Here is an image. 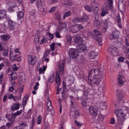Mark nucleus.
I'll return each instance as SVG.
<instances>
[{"mask_svg": "<svg viewBox=\"0 0 129 129\" xmlns=\"http://www.w3.org/2000/svg\"><path fill=\"white\" fill-rule=\"evenodd\" d=\"M104 74L98 69H91L88 73V80L91 83L98 85L104 77Z\"/></svg>", "mask_w": 129, "mask_h": 129, "instance_id": "nucleus-1", "label": "nucleus"}, {"mask_svg": "<svg viewBox=\"0 0 129 129\" xmlns=\"http://www.w3.org/2000/svg\"><path fill=\"white\" fill-rule=\"evenodd\" d=\"M127 111L124 109L121 110V109H119L115 112L118 118V123L120 125L122 124L124 121V117L126 116Z\"/></svg>", "mask_w": 129, "mask_h": 129, "instance_id": "nucleus-2", "label": "nucleus"}, {"mask_svg": "<svg viewBox=\"0 0 129 129\" xmlns=\"http://www.w3.org/2000/svg\"><path fill=\"white\" fill-rule=\"evenodd\" d=\"M69 55L70 58L76 59L79 56V52L75 49L70 48L69 51Z\"/></svg>", "mask_w": 129, "mask_h": 129, "instance_id": "nucleus-3", "label": "nucleus"}, {"mask_svg": "<svg viewBox=\"0 0 129 129\" xmlns=\"http://www.w3.org/2000/svg\"><path fill=\"white\" fill-rule=\"evenodd\" d=\"M94 32L95 33V35L93 34L92 35V38L95 40L96 41V43L100 46H101L102 45V40L101 38H99V37L97 36H100L101 35V33L100 31H99L98 30L95 29L94 30Z\"/></svg>", "mask_w": 129, "mask_h": 129, "instance_id": "nucleus-4", "label": "nucleus"}, {"mask_svg": "<svg viewBox=\"0 0 129 129\" xmlns=\"http://www.w3.org/2000/svg\"><path fill=\"white\" fill-rule=\"evenodd\" d=\"M120 34L118 30H116L113 31L110 34L109 38L111 40H113L114 42L118 43V39Z\"/></svg>", "mask_w": 129, "mask_h": 129, "instance_id": "nucleus-5", "label": "nucleus"}, {"mask_svg": "<svg viewBox=\"0 0 129 129\" xmlns=\"http://www.w3.org/2000/svg\"><path fill=\"white\" fill-rule=\"evenodd\" d=\"M74 40L75 43L79 45L77 47H79L80 50H83L84 49L82 48V44L83 43V39L82 38L80 37L77 36L75 38Z\"/></svg>", "mask_w": 129, "mask_h": 129, "instance_id": "nucleus-6", "label": "nucleus"}, {"mask_svg": "<svg viewBox=\"0 0 129 129\" xmlns=\"http://www.w3.org/2000/svg\"><path fill=\"white\" fill-rule=\"evenodd\" d=\"M89 112L92 115H97L98 109L95 107L90 106L89 108Z\"/></svg>", "mask_w": 129, "mask_h": 129, "instance_id": "nucleus-7", "label": "nucleus"}, {"mask_svg": "<svg viewBox=\"0 0 129 129\" xmlns=\"http://www.w3.org/2000/svg\"><path fill=\"white\" fill-rule=\"evenodd\" d=\"M109 54L110 56H113L117 55L118 50L115 47L109 48L108 50Z\"/></svg>", "mask_w": 129, "mask_h": 129, "instance_id": "nucleus-8", "label": "nucleus"}, {"mask_svg": "<svg viewBox=\"0 0 129 129\" xmlns=\"http://www.w3.org/2000/svg\"><path fill=\"white\" fill-rule=\"evenodd\" d=\"M83 28L81 24L75 25L73 26L72 32L74 33H77L80 31L81 29Z\"/></svg>", "mask_w": 129, "mask_h": 129, "instance_id": "nucleus-9", "label": "nucleus"}, {"mask_svg": "<svg viewBox=\"0 0 129 129\" xmlns=\"http://www.w3.org/2000/svg\"><path fill=\"white\" fill-rule=\"evenodd\" d=\"M37 59V58L35 56L32 57L31 56H28V61L30 64H34L36 63Z\"/></svg>", "mask_w": 129, "mask_h": 129, "instance_id": "nucleus-10", "label": "nucleus"}, {"mask_svg": "<svg viewBox=\"0 0 129 129\" xmlns=\"http://www.w3.org/2000/svg\"><path fill=\"white\" fill-rule=\"evenodd\" d=\"M118 6L119 9L124 10L125 7V1L119 0Z\"/></svg>", "mask_w": 129, "mask_h": 129, "instance_id": "nucleus-11", "label": "nucleus"}, {"mask_svg": "<svg viewBox=\"0 0 129 129\" xmlns=\"http://www.w3.org/2000/svg\"><path fill=\"white\" fill-rule=\"evenodd\" d=\"M8 27L11 30L14 29L15 26V22L11 20H8Z\"/></svg>", "mask_w": 129, "mask_h": 129, "instance_id": "nucleus-12", "label": "nucleus"}, {"mask_svg": "<svg viewBox=\"0 0 129 129\" xmlns=\"http://www.w3.org/2000/svg\"><path fill=\"white\" fill-rule=\"evenodd\" d=\"M17 78V75L15 72H12L9 76L10 80L11 81H14Z\"/></svg>", "mask_w": 129, "mask_h": 129, "instance_id": "nucleus-13", "label": "nucleus"}, {"mask_svg": "<svg viewBox=\"0 0 129 129\" xmlns=\"http://www.w3.org/2000/svg\"><path fill=\"white\" fill-rule=\"evenodd\" d=\"M55 81L58 86H60L61 84V81L60 77L58 73L56 72V74Z\"/></svg>", "mask_w": 129, "mask_h": 129, "instance_id": "nucleus-14", "label": "nucleus"}, {"mask_svg": "<svg viewBox=\"0 0 129 129\" xmlns=\"http://www.w3.org/2000/svg\"><path fill=\"white\" fill-rule=\"evenodd\" d=\"M20 105L18 103H14L11 106V110L15 111L18 109L20 107Z\"/></svg>", "mask_w": 129, "mask_h": 129, "instance_id": "nucleus-15", "label": "nucleus"}, {"mask_svg": "<svg viewBox=\"0 0 129 129\" xmlns=\"http://www.w3.org/2000/svg\"><path fill=\"white\" fill-rule=\"evenodd\" d=\"M97 54V53H95L94 51H92L89 52V56L91 59H94L95 58Z\"/></svg>", "mask_w": 129, "mask_h": 129, "instance_id": "nucleus-16", "label": "nucleus"}, {"mask_svg": "<svg viewBox=\"0 0 129 129\" xmlns=\"http://www.w3.org/2000/svg\"><path fill=\"white\" fill-rule=\"evenodd\" d=\"M93 25L94 26L98 28H100L102 25L101 22L98 20H95L94 21Z\"/></svg>", "mask_w": 129, "mask_h": 129, "instance_id": "nucleus-17", "label": "nucleus"}, {"mask_svg": "<svg viewBox=\"0 0 129 129\" xmlns=\"http://www.w3.org/2000/svg\"><path fill=\"white\" fill-rule=\"evenodd\" d=\"M113 4V3L111 2H106L104 4L105 7H104L106 8L107 9H109V8L112 7Z\"/></svg>", "mask_w": 129, "mask_h": 129, "instance_id": "nucleus-18", "label": "nucleus"}, {"mask_svg": "<svg viewBox=\"0 0 129 129\" xmlns=\"http://www.w3.org/2000/svg\"><path fill=\"white\" fill-rule=\"evenodd\" d=\"M24 16V13L23 12L20 11L17 13V19L20 20Z\"/></svg>", "mask_w": 129, "mask_h": 129, "instance_id": "nucleus-19", "label": "nucleus"}, {"mask_svg": "<svg viewBox=\"0 0 129 129\" xmlns=\"http://www.w3.org/2000/svg\"><path fill=\"white\" fill-rule=\"evenodd\" d=\"M26 123L24 122H22L20 123L19 126L14 127V129H23L21 128V126L26 127Z\"/></svg>", "mask_w": 129, "mask_h": 129, "instance_id": "nucleus-20", "label": "nucleus"}, {"mask_svg": "<svg viewBox=\"0 0 129 129\" xmlns=\"http://www.w3.org/2000/svg\"><path fill=\"white\" fill-rule=\"evenodd\" d=\"M71 12L70 11L65 12L63 14V17L62 18L63 19H65V18L70 16L71 15Z\"/></svg>", "mask_w": 129, "mask_h": 129, "instance_id": "nucleus-21", "label": "nucleus"}, {"mask_svg": "<svg viewBox=\"0 0 129 129\" xmlns=\"http://www.w3.org/2000/svg\"><path fill=\"white\" fill-rule=\"evenodd\" d=\"M117 94L119 98H122L124 95V93L121 90H117L116 91Z\"/></svg>", "mask_w": 129, "mask_h": 129, "instance_id": "nucleus-22", "label": "nucleus"}, {"mask_svg": "<svg viewBox=\"0 0 129 129\" xmlns=\"http://www.w3.org/2000/svg\"><path fill=\"white\" fill-rule=\"evenodd\" d=\"M81 18L77 17L73 18L72 20L73 22L75 24L77 22H81Z\"/></svg>", "mask_w": 129, "mask_h": 129, "instance_id": "nucleus-23", "label": "nucleus"}, {"mask_svg": "<svg viewBox=\"0 0 129 129\" xmlns=\"http://www.w3.org/2000/svg\"><path fill=\"white\" fill-rule=\"evenodd\" d=\"M89 20V17L86 15L83 16L81 18V21L84 22H87Z\"/></svg>", "mask_w": 129, "mask_h": 129, "instance_id": "nucleus-24", "label": "nucleus"}, {"mask_svg": "<svg viewBox=\"0 0 129 129\" xmlns=\"http://www.w3.org/2000/svg\"><path fill=\"white\" fill-rule=\"evenodd\" d=\"M1 37L2 39L5 41H7L10 37L9 35H2Z\"/></svg>", "mask_w": 129, "mask_h": 129, "instance_id": "nucleus-25", "label": "nucleus"}, {"mask_svg": "<svg viewBox=\"0 0 129 129\" xmlns=\"http://www.w3.org/2000/svg\"><path fill=\"white\" fill-rule=\"evenodd\" d=\"M118 85H122L123 83V81L122 79V76L119 75L118 76Z\"/></svg>", "mask_w": 129, "mask_h": 129, "instance_id": "nucleus-26", "label": "nucleus"}, {"mask_svg": "<svg viewBox=\"0 0 129 129\" xmlns=\"http://www.w3.org/2000/svg\"><path fill=\"white\" fill-rule=\"evenodd\" d=\"M35 120L34 117H33V118L31 121L30 122L31 124V127L30 128V129H33V127L35 125Z\"/></svg>", "mask_w": 129, "mask_h": 129, "instance_id": "nucleus-27", "label": "nucleus"}, {"mask_svg": "<svg viewBox=\"0 0 129 129\" xmlns=\"http://www.w3.org/2000/svg\"><path fill=\"white\" fill-rule=\"evenodd\" d=\"M95 118L97 122L102 121L104 119L103 117L101 115H98L95 116Z\"/></svg>", "mask_w": 129, "mask_h": 129, "instance_id": "nucleus-28", "label": "nucleus"}, {"mask_svg": "<svg viewBox=\"0 0 129 129\" xmlns=\"http://www.w3.org/2000/svg\"><path fill=\"white\" fill-rule=\"evenodd\" d=\"M59 72L60 75L62 74L63 73V72L64 69H63L62 67H61V64L60 63L58 66Z\"/></svg>", "mask_w": 129, "mask_h": 129, "instance_id": "nucleus-29", "label": "nucleus"}, {"mask_svg": "<svg viewBox=\"0 0 129 129\" xmlns=\"http://www.w3.org/2000/svg\"><path fill=\"white\" fill-rule=\"evenodd\" d=\"M85 9L88 12H90L92 11V8L91 6L89 5H86L84 6Z\"/></svg>", "mask_w": 129, "mask_h": 129, "instance_id": "nucleus-30", "label": "nucleus"}, {"mask_svg": "<svg viewBox=\"0 0 129 129\" xmlns=\"http://www.w3.org/2000/svg\"><path fill=\"white\" fill-rule=\"evenodd\" d=\"M83 91L82 90H79L77 92V96L78 98H81V96L83 95Z\"/></svg>", "mask_w": 129, "mask_h": 129, "instance_id": "nucleus-31", "label": "nucleus"}, {"mask_svg": "<svg viewBox=\"0 0 129 129\" xmlns=\"http://www.w3.org/2000/svg\"><path fill=\"white\" fill-rule=\"evenodd\" d=\"M79 115V112L78 111H75L74 113V114L72 115L73 117L75 119H76L77 117Z\"/></svg>", "mask_w": 129, "mask_h": 129, "instance_id": "nucleus-32", "label": "nucleus"}, {"mask_svg": "<svg viewBox=\"0 0 129 129\" xmlns=\"http://www.w3.org/2000/svg\"><path fill=\"white\" fill-rule=\"evenodd\" d=\"M70 102L71 103V106L72 107H73L74 106V103L75 102V100L74 99V98L73 96H70Z\"/></svg>", "mask_w": 129, "mask_h": 129, "instance_id": "nucleus-33", "label": "nucleus"}, {"mask_svg": "<svg viewBox=\"0 0 129 129\" xmlns=\"http://www.w3.org/2000/svg\"><path fill=\"white\" fill-rule=\"evenodd\" d=\"M54 80V74L53 75L51 76L49 78L48 80V81L50 83H52L53 82Z\"/></svg>", "mask_w": 129, "mask_h": 129, "instance_id": "nucleus-34", "label": "nucleus"}, {"mask_svg": "<svg viewBox=\"0 0 129 129\" xmlns=\"http://www.w3.org/2000/svg\"><path fill=\"white\" fill-rule=\"evenodd\" d=\"M27 100L28 99H27L26 98V97H25V96L23 99V105L24 106L26 103Z\"/></svg>", "mask_w": 129, "mask_h": 129, "instance_id": "nucleus-35", "label": "nucleus"}, {"mask_svg": "<svg viewBox=\"0 0 129 129\" xmlns=\"http://www.w3.org/2000/svg\"><path fill=\"white\" fill-rule=\"evenodd\" d=\"M21 110L18 111L15 113H13V115L14 116H15L14 117V118H15L16 116L19 115L21 113Z\"/></svg>", "mask_w": 129, "mask_h": 129, "instance_id": "nucleus-36", "label": "nucleus"}, {"mask_svg": "<svg viewBox=\"0 0 129 129\" xmlns=\"http://www.w3.org/2000/svg\"><path fill=\"white\" fill-rule=\"evenodd\" d=\"M36 5L38 8H41L43 6V4H42V3L41 1L39 2H38Z\"/></svg>", "mask_w": 129, "mask_h": 129, "instance_id": "nucleus-37", "label": "nucleus"}, {"mask_svg": "<svg viewBox=\"0 0 129 129\" xmlns=\"http://www.w3.org/2000/svg\"><path fill=\"white\" fill-rule=\"evenodd\" d=\"M72 38V37L70 36L67 37V40L68 42V45L70 44Z\"/></svg>", "mask_w": 129, "mask_h": 129, "instance_id": "nucleus-38", "label": "nucleus"}, {"mask_svg": "<svg viewBox=\"0 0 129 129\" xmlns=\"http://www.w3.org/2000/svg\"><path fill=\"white\" fill-rule=\"evenodd\" d=\"M15 116L13 115V114L12 115L10 114H7L6 116V117L7 118H10L13 117V118H14V117Z\"/></svg>", "mask_w": 129, "mask_h": 129, "instance_id": "nucleus-39", "label": "nucleus"}, {"mask_svg": "<svg viewBox=\"0 0 129 129\" xmlns=\"http://www.w3.org/2000/svg\"><path fill=\"white\" fill-rule=\"evenodd\" d=\"M1 12L0 14L4 16L6 14V11L5 9H3L1 10Z\"/></svg>", "mask_w": 129, "mask_h": 129, "instance_id": "nucleus-40", "label": "nucleus"}, {"mask_svg": "<svg viewBox=\"0 0 129 129\" xmlns=\"http://www.w3.org/2000/svg\"><path fill=\"white\" fill-rule=\"evenodd\" d=\"M24 80H23L22 77H20L19 79V82L21 84H22L24 82Z\"/></svg>", "mask_w": 129, "mask_h": 129, "instance_id": "nucleus-41", "label": "nucleus"}, {"mask_svg": "<svg viewBox=\"0 0 129 129\" xmlns=\"http://www.w3.org/2000/svg\"><path fill=\"white\" fill-rule=\"evenodd\" d=\"M41 116L39 115L38 117V119L37 121V122L38 124H40L41 122Z\"/></svg>", "mask_w": 129, "mask_h": 129, "instance_id": "nucleus-42", "label": "nucleus"}, {"mask_svg": "<svg viewBox=\"0 0 129 129\" xmlns=\"http://www.w3.org/2000/svg\"><path fill=\"white\" fill-rule=\"evenodd\" d=\"M108 13V11L105 10H103L101 13V15L102 16H104L107 14Z\"/></svg>", "mask_w": 129, "mask_h": 129, "instance_id": "nucleus-43", "label": "nucleus"}, {"mask_svg": "<svg viewBox=\"0 0 129 129\" xmlns=\"http://www.w3.org/2000/svg\"><path fill=\"white\" fill-rule=\"evenodd\" d=\"M47 36H48L50 38V39H52L53 38V35L52 34H51L50 33H48L46 34Z\"/></svg>", "mask_w": 129, "mask_h": 129, "instance_id": "nucleus-44", "label": "nucleus"}, {"mask_svg": "<svg viewBox=\"0 0 129 129\" xmlns=\"http://www.w3.org/2000/svg\"><path fill=\"white\" fill-rule=\"evenodd\" d=\"M55 43H53L50 45L51 49L52 51H53L55 49Z\"/></svg>", "mask_w": 129, "mask_h": 129, "instance_id": "nucleus-45", "label": "nucleus"}, {"mask_svg": "<svg viewBox=\"0 0 129 129\" xmlns=\"http://www.w3.org/2000/svg\"><path fill=\"white\" fill-rule=\"evenodd\" d=\"M60 26L62 29L64 28L66 26V24L64 23L60 22Z\"/></svg>", "mask_w": 129, "mask_h": 129, "instance_id": "nucleus-46", "label": "nucleus"}, {"mask_svg": "<svg viewBox=\"0 0 129 129\" xmlns=\"http://www.w3.org/2000/svg\"><path fill=\"white\" fill-rule=\"evenodd\" d=\"M56 6H55L52 7L51 9L49 11V13H51L52 12L54 11L55 9L57 8Z\"/></svg>", "mask_w": 129, "mask_h": 129, "instance_id": "nucleus-47", "label": "nucleus"}, {"mask_svg": "<svg viewBox=\"0 0 129 129\" xmlns=\"http://www.w3.org/2000/svg\"><path fill=\"white\" fill-rule=\"evenodd\" d=\"M95 9H94L93 10V11L94 14H96L97 13L99 10V8L96 6L95 8Z\"/></svg>", "mask_w": 129, "mask_h": 129, "instance_id": "nucleus-48", "label": "nucleus"}, {"mask_svg": "<svg viewBox=\"0 0 129 129\" xmlns=\"http://www.w3.org/2000/svg\"><path fill=\"white\" fill-rule=\"evenodd\" d=\"M56 18L58 20H60L61 19V16L59 13H57L55 15Z\"/></svg>", "mask_w": 129, "mask_h": 129, "instance_id": "nucleus-49", "label": "nucleus"}, {"mask_svg": "<svg viewBox=\"0 0 129 129\" xmlns=\"http://www.w3.org/2000/svg\"><path fill=\"white\" fill-rule=\"evenodd\" d=\"M56 37L57 38H61V36L60 35L58 31H56L55 33Z\"/></svg>", "mask_w": 129, "mask_h": 129, "instance_id": "nucleus-50", "label": "nucleus"}, {"mask_svg": "<svg viewBox=\"0 0 129 129\" xmlns=\"http://www.w3.org/2000/svg\"><path fill=\"white\" fill-rule=\"evenodd\" d=\"M73 83V81H71L70 80H69L67 82V84L69 86L71 85Z\"/></svg>", "mask_w": 129, "mask_h": 129, "instance_id": "nucleus-51", "label": "nucleus"}, {"mask_svg": "<svg viewBox=\"0 0 129 129\" xmlns=\"http://www.w3.org/2000/svg\"><path fill=\"white\" fill-rule=\"evenodd\" d=\"M61 96L62 99L63 100H64L66 98V95L65 94L64 92V91L61 92Z\"/></svg>", "mask_w": 129, "mask_h": 129, "instance_id": "nucleus-52", "label": "nucleus"}, {"mask_svg": "<svg viewBox=\"0 0 129 129\" xmlns=\"http://www.w3.org/2000/svg\"><path fill=\"white\" fill-rule=\"evenodd\" d=\"M124 59L125 58L124 57H120L118 58V60L119 62H123L124 61Z\"/></svg>", "mask_w": 129, "mask_h": 129, "instance_id": "nucleus-53", "label": "nucleus"}, {"mask_svg": "<svg viewBox=\"0 0 129 129\" xmlns=\"http://www.w3.org/2000/svg\"><path fill=\"white\" fill-rule=\"evenodd\" d=\"M8 53V50L7 49H6L3 52V55L4 56L7 55Z\"/></svg>", "mask_w": 129, "mask_h": 129, "instance_id": "nucleus-54", "label": "nucleus"}, {"mask_svg": "<svg viewBox=\"0 0 129 129\" xmlns=\"http://www.w3.org/2000/svg\"><path fill=\"white\" fill-rule=\"evenodd\" d=\"M115 123V120L114 118H113L111 119L109 122L110 124H114Z\"/></svg>", "mask_w": 129, "mask_h": 129, "instance_id": "nucleus-55", "label": "nucleus"}, {"mask_svg": "<svg viewBox=\"0 0 129 129\" xmlns=\"http://www.w3.org/2000/svg\"><path fill=\"white\" fill-rule=\"evenodd\" d=\"M75 122L76 124L78 126H81L82 125V124L80 123L79 122L76 120H75Z\"/></svg>", "mask_w": 129, "mask_h": 129, "instance_id": "nucleus-56", "label": "nucleus"}, {"mask_svg": "<svg viewBox=\"0 0 129 129\" xmlns=\"http://www.w3.org/2000/svg\"><path fill=\"white\" fill-rule=\"evenodd\" d=\"M49 54V53L48 52H46L44 55L43 59L44 58H45L48 56Z\"/></svg>", "mask_w": 129, "mask_h": 129, "instance_id": "nucleus-57", "label": "nucleus"}, {"mask_svg": "<svg viewBox=\"0 0 129 129\" xmlns=\"http://www.w3.org/2000/svg\"><path fill=\"white\" fill-rule=\"evenodd\" d=\"M13 70L14 71H17L18 69V68L16 66V65L15 64H14L13 66Z\"/></svg>", "mask_w": 129, "mask_h": 129, "instance_id": "nucleus-58", "label": "nucleus"}, {"mask_svg": "<svg viewBox=\"0 0 129 129\" xmlns=\"http://www.w3.org/2000/svg\"><path fill=\"white\" fill-rule=\"evenodd\" d=\"M47 42V40L45 39V38L43 39L41 41V43L42 44L46 43Z\"/></svg>", "mask_w": 129, "mask_h": 129, "instance_id": "nucleus-59", "label": "nucleus"}, {"mask_svg": "<svg viewBox=\"0 0 129 129\" xmlns=\"http://www.w3.org/2000/svg\"><path fill=\"white\" fill-rule=\"evenodd\" d=\"M117 21L118 22H120L121 19V18L119 16L117 17Z\"/></svg>", "mask_w": 129, "mask_h": 129, "instance_id": "nucleus-60", "label": "nucleus"}, {"mask_svg": "<svg viewBox=\"0 0 129 129\" xmlns=\"http://www.w3.org/2000/svg\"><path fill=\"white\" fill-rule=\"evenodd\" d=\"M53 107L52 106H51L47 107V110L49 111H51L53 109Z\"/></svg>", "mask_w": 129, "mask_h": 129, "instance_id": "nucleus-61", "label": "nucleus"}, {"mask_svg": "<svg viewBox=\"0 0 129 129\" xmlns=\"http://www.w3.org/2000/svg\"><path fill=\"white\" fill-rule=\"evenodd\" d=\"M14 89V88L13 87L11 86L9 87V91H10L12 92Z\"/></svg>", "mask_w": 129, "mask_h": 129, "instance_id": "nucleus-62", "label": "nucleus"}, {"mask_svg": "<svg viewBox=\"0 0 129 129\" xmlns=\"http://www.w3.org/2000/svg\"><path fill=\"white\" fill-rule=\"evenodd\" d=\"M51 106H52L51 105V102L50 100H49V101L47 103V107H48Z\"/></svg>", "mask_w": 129, "mask_h": 129, "instance_id": "nucleus-63", "label": "nucleus"}, {"mask_svg": "<svg viewBox=\"0 0 129 129\" xmlns=\"http://www.w3.org/2000/svg\"><path fill=\"white\" fill-rule=\"evenodd\" d=\"M50 3H55L57 2V0H50Z\"/></svg>", "mask_w": 129, "mask_h": 129, "instance_id": "nucleus-64", "label": "nucleus"}]
</instances>
